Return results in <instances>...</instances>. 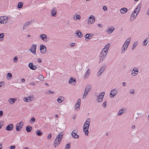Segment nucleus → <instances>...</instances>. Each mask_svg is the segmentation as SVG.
<instances>
[{"label": "nucleus", "mask_w": 149, "mask_h": 149, "mask_svg": "<svg viewBox=\"0 0 149 149\" xmlns=\"http://www.w3.org/2000/svg\"><path fill=\"white\" fill-rule=\"evenodd\" d=\"M13 61L14 62L16 63L18 61L17 57L15 56L13 59Z\"/></svg>", "instance_id": "obj_45"}, {"label": "nucleus", "mask_w": 149, "mask_h": 149, "mask_svg": "<svg viewBox=\"0 0 149 149\" xmlns=\"http://www.w3.org/2000/svg\"><path fill=\"white\" fill-rule=\"evenodd\" d=\"M88 94V93H87L86 92L84 91L82 96V99H85Z\"/></svg>", "instance_id": "obj_35"}, {"label": "nucleus", "mask_w": 149, "mask_h": 149, "mask_svg": "<svg viewBox=\"0 0 149 149\" xmlns=\"http://www.w3.org/2000/svg\"><path fill=\"white\" fill-rule=\"evenodd\" d=\"M76 36L79 38H81L82 36L81 32L79 31V30H77L76 31Z\"/></svg>", "instance_id": "obj_29"}, {"label": "nucleus", "mask_w": 149, "mask_h": 149, "mask_svg": "<svg viewBox=\"0 0 149 149\" xmlns=\"http://www.w3.org/2000/svg\"><path fill=\"white\" fill-rule=\"evenodd\" d=\"M15 146H12L10 147V149H15Z\"/></svg>", "instance_id": "obj_51"}, {"label": "nucleus", "mask_w": 149, "mask_h": 149, "mask_svg": "<svg viewBox=\"0 0 149 149\" xmlns=\"http://www.w3.org/2000/svg\"><path fill=\"white\" fill-rule=\"evenodd\" d=\"M38 79L40 81H43L44 80V77L42 75L40 74L38 76Z\"/></svg>", "instance_id": "obj_37"}, {"label": "nucleus", "mask_w": 149, "mask_h": 149, "mask_svg": "<svg viewBox=\"0 0 149 149\" xmlns=\"http://www.w3.org/2000/svg\"><path fill=\"white\" fill-rule=\"evenodd\" d=\"M139 69L137 67L134 68L131 71V75L134 77L137 75L139 73Z\"/></svg>", "instance_id": "obj_9"}, {"label": "nucleus", "mask_w": 149, "mask_h": 149, "mask_svg": "<svg viewBox=\"0 0 149 149\" xmlns=\"http://www.w3.org/2000/svg\"><path fill=\"white\" fill-rule=\"evenodd\" d=\"M39 36L41 40L44 42H47L48 40V38H47V35L46 34H40Z\"/></svg>", "instance_id": "obj_12"}, {"label": "nucleus", "mask_w": 149, "mask_h": 149, "mask_svg": "<svg viewBox=\"0 0 149 149\" xmlns=\"http://www.w3.org/2000/svg\"><path fill=\"white\" fill-rule=\"evenodd\" d=\"M95 20V17L93 15H91L88 19V24L91 25L93 23Z\"/></svg>", "instance_id": "obj_7"}, {"label": "nucleus", "mask_w": 149, "mask_h": 149, "mask_svg": "<svg viewBox=\"0 0 149 149\" xmlns=\"http://www.w3.org/2000/svg\"><path fill=\"white\" fill-rule=\"evenodd\" d=\"M17 100V98H10L8 100V101L10 104H13Z\"/></svg>", "instance_id": "obj_19"}, {"label": "nucleus", "mask_w": 149, "mask_h": 149, "mask_svg": "<svg viewBox=\"0 0 149 149\" xmlns=\"http://www.w3.org/2000/svg\"><path fill=\"white\" fill-rule=\"evenodd\" d=\"M81 99H79L77 101L75 106V109L76 111H78L80 108Z\"/></svg>", "instance_id": "obj_13"}, {"label": "nucleus", "mask_w": 149, "mask_h": 149, "mask_svg": "<svg viewBox=\"0 0 149 149\" xmlns=\"http://www.w3.org/2000/svg\"><path fill=\"white\" fill-rule=\"evenodd\" d=\"M29 68L32 70H35L38 67L36 65H33V63H30L28 65Z\"/></svg>", "instance_id": "obj_14"}, {"label": "nucleus", "mask_w": 149, "mask_h": 149, "mask_svg": "<svg viewBox=\"0 0 149 149\" xmlns=\"http://www.w3.org/2000/svg\"><path fill=\"white\" fill-rule=\"evenodd\" d=\"M63 136V132L60 133L58 134L55 138L54 142V146L55 147H57L60 144L61 142Z\"/></svg>", "instance_id": "obj_2"}, {"label": "nucleus", "mask_w": 149, "mask_h": 149, "mask_svg": "<svg viewBox=\"0 0 149 149\" xmlns=\"http://www.w3.org/2000/svg\"><path fill=\"white\" fill-rule=\"evenodd\" d=\"M81 18V16L79 15H76V20H79Z\"/></svg>", "instance_id": "obj_44"}, {"label": "nucleus", "mask_w": 149, "mask_h": 149, "mask_svg": "<svg viewBox=\"0 0 149 149\" xmlns=\"http://www.w3.org/2000/svg\"><path fill=\"white\" fill-rule=\"evenodd\" d=\"M100 28H102L103 27V25L102 24H99L97 25Z\"/></svg>", "instance_id": "obj_52"}, {"label": "nucleus", "mask_w": 149, "mask_h": 149, "mask_svg": "<svg viewBox=\"0 0 149 149\" xmlns=\"http://www.w3.org/2000/svg\"><path fill=\"white\" fill-rule=\"evenodd\" d=\"M103 9L104 10H107V8L106 6H104L103 8Z\"/></svg>", "instance_id": "obj_55"}, {"label": "nucleus", "mask_w": 149, "mask_h": 149, "mask_svg": "<svg viewBox=\"0 0 149 149\" xmlns=\"http://www.w3.org/2000/svg\"><path fill=\"white\" fill-rule=\"evenodd\" d=\"M127 11V9L126 8H123L120 10V12L122 14H125Z\"/></svg>", "instance_id": "obj_28"}, {"label": "nucleus", "mask_w": 149, "mask_h": 149, "mask_svg": "<svg viewBox=\"0 0 149 149\" xmlns=\"http://www.w3.org/2000/svg\"><path fill=\"white\" fill-rule=\"evenodd\" d=\"M137 42H135L133 45V46L132 47V50H133L135 48L136 46L137 45Z\"/></svg>", "instance_id": "obj_40"}, {"label": "nucleus", "mask_w": 149, "mask_h": 149, "mask_svg": "<svg viewBox=\"0 0 149 149\" xmlns=\"http://www.w3.org/2000/svg\"><path fill=\"white\" fill-rule=\"evenodd\" d=\"M90 74V70L89 69H88L85 73L84 75V79H87Z\"/></svg>", "instance_id": "obj_24"}, {"label": "nucleus", "mask_w": 149, "mask_h": 149, "mask_svg": "<svg viewBox=\"0 0 149 149\" xmlns=\"http://www.w3.org/2000/svg\"><path fill=\"white\" fill-rule=\"evenodd\" d=\"M118 92V90L116 88L112 89L110 91L109 95L110 97L111 98H113L117 94Z\"/></svg>", "instance_id": "obj_5"}, {"label": "nucleus", "mask_w": 149, "mask_h": 149, "mask_svg": "<svg viewBox=\"0 0 149 149\" xmlns=\"http://www.w3.org/2000/svg\"><path fill=\"white\" fill-rule=\"evenodd\" d=\"M42 61V60L40 59V58H39L38 59V62L39 63H41V62Z\"/></svg>", "instance_id": "obj_64"}, {"label": "nucleus", "mask_w": 149, "mask_h": 149, "mask_svg": "<svg viewBox=\"0 0 149 149\" xmlns=\"http://www.w3.org/2000/svg\"><path fill=\"white\" fill-rule=\"evenodd\" d=\"M86 38H87V39H88H88H91V37H90L89 34L88 36V37H86Z\"/></svg>", "instance_id": "obj_60"}, {"label": "nucleus", "mask_w": 149, "mask_h": 149, "mask_svg": "<svg viewBox=\"0 0 149 149\" xmlns=\"http://www.w3.org/2000/svg\"><path fill=\"white\" fill-rule=\"evenodd\" d=\"M141 6V4L139 5L134 9V13H136L138 14L140 10Z\"/></svg>", "instance_id": "obj_21"}, {"label": "nucleus", "mask_w": 149, "mask_h": 149, "mask_svg": "<svg viewBox=\"0 0 149 149\" xmlns=\"http://www.w3.org/2000/svg\"><path fill=\"white\" fill-rule=\"evenodd\" d=\"M105 69V67L102 66L101 67L100 69L98 71L97 73V76H100L104 71Z\"/></svg>", "instance_id": "obj_18"}, {"label": "nucleus", "mask_w": 149, "mask_h": 149, "mask_svg": "<svg viewBox=\"0 0 149 149\" xmlns=\"http://www.w3.org/2000/svg\"><path fill=\"white\" fill-rule=\"evenodd\" d=\"M88 33L87 34L85 35V37L86 38V40L87 41H88V39H87V38H86V37H88Z\"/></svg>", "instance_id": "obj_57"}, {"label": "nucleus", "mask_w": 149, "mask_h": 149, "mask_svg": "<svg viewBox=\"0 0 149 149\" xmlns=\"http://www.w3.org/2000/svg\"><path fill=\"white\" fill-rule=\"evenodd\" d=\"M147 14L148 15H149V8H148L147 10Z\"/></svg>", "instance_id": "obj_61"}, {"label": "nucleus", "mask_w": 149, "mask_h": 149, "mask_svg": "<svg viewBox=\"0 0 149 149\" xmlns=\"http://www.w3.org/2000/svg\"><path fill=\"white\" fill-rule=\"evenodd\" d=\"M48 93L49 94H52V93H54V91H48Z\"/></svg>", "instance_id": "obj_58"}, {"label": "nucleus", "mask_w": 149, "mask_h": 149, "mask_svg": "<svg viewBox=\"0 0 149 149\" xmlns=\"http://www.w3.org/2000/svg\"><path fill=\"white\" fill-rule=\"evenodd\" d=\"M105 92H102L99 94L97 99L98 102H100L102 101Z\"/></svg>", "instance_id": "obj_6"}, {"label": "nucleus", "mask_w": 149, "mask_h": 149, "mask_svg": "<svg viewBox=\"0 0 149 149\" xmlns=\"http://www.w3.org/2000/svg\"><path fill=\"white\" fill-rule=\"evenodd\" d=\"M106 56V55L100 53L99 56V63L102 62Z\"/></svg>", "instance_id": "obj_17"}, {"label": "nucleus", "mask_w": 149, "mask_h": 149, "mask_svg": "<svg viewBox=\"0 0 149 149\" xmlns=\"http://www.w3.org/2000/svg\"><path fill=\"white\" fill-rule=\"evenodd\" d=\"M32 129V127L29 125L27 126L26 127V130L28 132H31Z\"/></svg>", "instance_id": "obj_31"}, {"label": "nucleus", "mask_w": 149, "mask_h": 149, "mask_svg": "<svg viewBox=\"0 0 149 149\" xmlns=\"http://www.w3.org/2000/svg\"><path fill=\"white\" fill-rule=\"evenodd\" d=\"M36 45L35 44H33L31 45V47L29 49V50L32 53L35 54L36 53Z\"/></svg>", "instance_id": "obj_8"}, {"label": "nucleus", "mask_w": 149, "mask_h": 149, "mask_svg": "<svg viewBox=\"0 0 149 149\" xmlns=\"http://www.w3.org/2000/svg\"><path fill=\"white\" fill-rule=\"evenodd\" d=\"M122 85L124 86H126V83H125V82H123L122 83Z\"/></svg>", "instance_id": "obj_63"}, {"label": "nucleus", "mask_w": 149, "mask_h": 149, "mask_svg": "<svg viewBox=\"0 0 149 149\" xmlns=\"http://www.w3.org/2000/svg\"><path fill=\"white\" fill-rule=\"evenodd\" d=\"M77 131L76 130H73L71 132V135L74 138L78 139L79 137V135L77 134Z\"/></svg>", "instance_id": "obj_15"}, {"label": "nucleus", "mask_w": 149, "mask_h": 149, "mask_svg": "<svg viewBox=\"0 0 149 149\" xmlns=\"http://www.w3.org/2000/svg\"><path fill=\"white\" fill-rule=\"evenodd\" d=\"M91 89V85H87L84 90V91L86 92L87 93H88L90 91Z\"/></svg>", "instance_id": "obj_23"}, {"label": "nucleus", "mask_w": 149, "mask_h": 149, "mask_svg": "<svg viewBox=\"0 0 149 149\" xmlns=\"http://www.w3.org/2000/svg\"><path fill=\"white\" fill-rule=\"evenodd\" d=\"M13 125L12 124H10L8 125L6 128V129L7 131H11L13 130Z\"/></svg>", "instance_id": "obj_20"}, {"label": "nucleus", "mask_w": 149, "mask_h": 149, "mask_svg": "<svg viewBox=\"0 0 149 149\" xmlns=\"http://www.w3.org/2000/svg\"><path fill=\"white\" fill-rule=\"evenodd\" d=\"M65 100V98L64 97L62 96H59L58 97L57 101L59 103H62Z\"/></svg>", "instance_id": "obj_22"}, {"label": "nucleus", "mask_w": 149, "mask_h": 149, "mask_svg": "<svg viewBox=\"0 0 149 149\" xmlns=\"http://www.w3.org/2000/svg\"><path fill=\"white\" fill-rule=\"evenodd\" d=\"M131 40V38L129 37L125 42L121 49V53L122 54L124 53L127 50Z\"/></svg>", "instance_id": "obj_3"}, {"label": "nucleus", "mask_w": 149, "mask_h": 149, "mask_svg": "<svg viewBox=\"0 0 149 149\" xmlns=\"http://www.w3.org/2000/svg\"><path fill=\"white\" fill-rule=\"evenodd\" d=\"M35 121V119L34 117H32L29 120V122L31 123H33Z\"/></svg>", "instance_id": "obj_41"}, {"label": "nucleus", "mask_w": 149, "mask_h": 149, "mask_svg": "<svg viewBox=\"0 0 149 149\" xmlns=\"http://www.w3.org/2000/svg\"><path fill=\"white\" fill-rule=\"evenodd\" d=\"M4 34V33H1L0 34V41H2L3 39V37Z\"/></svg>", "instance_id": "obj_39"}, {"label": "nucleus", "mask_w": 149, "mask_h": 149, "mask_svg": "<svg viewBox=\"0 0 149 149\" xmlns=\"http://www.w3.org/2000/svg\"><path fill=\"white\" fill-rule=\"evenodd\" d=\"M24 125V123L22 121H21L19 123H17L16 125V130L17 131H20L22 127Z\"/></svg>", "instance_id": "obj_10"}, {"label": "nucleus", "mask_w": 149, "mask_h": 149, "mask_svg": "<svg viewBox=\"0 0 149 149\" xmlns=\"http://www.w3.org/2000/svg\"><path fill=\"white\" fill-rule=\"evenodd\" d=\"M110 46V44L109 43L107 44L102 49L100 53L107 55L108 50Z\"/></svg>", "instance_id": "obj_4"}, {"label": "nucleus", "mask_w": 149, "mask_h": 149, "mask_svg": "<svg viewBox=\"0 0 149 149\" xmlns=\"http://www.w3.org/2000/svg\"><path fill=\"white\" fill-rule=\"evenodd\" d=\"M74 45V43H72L70 44V46L71 47H73Z\"/></svg>", "instance_id": "obj_59"}, {"label": "nucleus", "mask_w": 149, "mask_h": 149, "mask_svg": "<svg viewBox=\"0 0 149 149\" xmlns=\"http://www.w3.org/2000/svg\"><path fill=\"white\" fill-rule=\"evenodd\" d=\"M23 100L25 102H28V101L27 99V97H24L23 98Z\"/></svg>", "instance_id": "obj_50"}, {"label": "nucleus", "mask_w": 149, "mask_h": 149, "mask_svg": "<svg viewBox=\"0 0 149 149\" xmlns=\"http://www.w3.org/2000/svg\"><path fill=\"white\" fill-rule=\"evenodd\" d=\"M29 84L33 86H34L35 85V83L34 82H32L30 83Z\"/></svg>", "instance_id": "obj_56"}, {"label": "nucleus", "mask_w": 149, "mask_h": 149, "mask_svg": "<svg viewBox=\"0 0 149 149\" xmlns=\"http://www.w3.org/2000/svg\"><path fill=\"white\" fill-rule=\"evenodd\" d=\"M114 30V28L113 27H111L110 28H108L106 30V31L108 33H111Z\"/></svg>", "instance_id": "obj_25"}, {"label": "nucleus", "mask_w": 149, "mask_h": 149, "mask_svg": "<svg viewBox=\"0 0 149 149\" xmlns=\"http://www.w3.org/2000/svg\"><path fill=\"white\" fill-rule=\"evenodd\" d=\"M6 77L7 79H10L12 77V75L11 73H8L7 74Z\"/></svg>", "instance_id": "obj_33"}, {"label": "nucleus", "mask_w": 149, "mask_h": 149, "mask_svg": "<svg viewBox=\"0 0 149 149\" xmlns=\"http://www.w3.org/2000/svg\"><path fill=\"white\" fill-rule=\"evenodd\" d=\"M124 110V109H122L119 110L118 114V116H121L123 113Z\"/></svg>", "instance_id": "obj_32"}, {"label": "nucleus", "mask_w": 149, "mask_h": 149, "mask_svg": "<svg viewBox=\"0 0 149 149\" xmlns=\"http://www.w3.org/2000/svg\"><path fill=\"white\" fill-rule=\"evenodd\" d=\"M51 13L52 16H55L57 13V10L56 8H53L51 11Z\"/></svg>", "instance_id": "obj_26"}, {"label": "nucleus", "mask_w": 149, "mask_h": 149, "mask_svg": "<svg viewBox=\"0 0 149 149\" xmlns=\"http://www.w3.org/2000/svg\"><path fill=\"white\" fill-rule=\"evenodd\" d=\"M88 34L90 37H91V39L92 37L93 36V34L92 33H89Z\"/></svg>", "instance_id": "obj_54"}, {"label": "nucleus", "mask_w": 149, "mask_h": 149, "mask_svg": "<svg viewBox=\"0 0 149 149\" xmlns=\"http://www.w3.org/2000/svg\"><path fill=\"white\" fill-rule=\"evenodd\" d=\"M73 83V85H75L76 84V80L74 78H71L69 81V83L70 84H72V83Z\"/></svg>", "instance_id": "obj_27"}, {"label": "nucleus", "mask_w": 149, "mask_h": 149, "mask_svg": "<svg viewBox=\"0 0 149 149\" xmlns=\"http://www.w3.org/2000/svg\"><path fill=\"white\" fill-rule=\"evenodd\" d=\"M70 143H68L67 144L65 147V149H70Z\"/></svg>", "instance_id": "obj_36"}, {"label": "nucleus", "mask_w": 149, "mask_h": 149, "mask_svg": "<svg viewBox=\"0 0 149 149\" xmlns=\"http://www.w3.org/2000/svg\"><path fill=\"white\" fill-rule=\"evenodd\" d=\"M130 93L131 94H134L135 93V91L134 89H131L130 91Z\"/></svg>", "instance_id": "obj_48"}, {"label": "nucleus", "mask_w": 149, "mask_h": 149, "mask_svg": "<svg viewBox=\"0 0 149 149\" xmlns=\"http://www.w3.org/2000/svg\"><path fill=\"white\" fill-rule=\"evenodd\" d=\"M42 132L39 130H37L36 132V134L38 136H40L42 134Z\"/></svg>", "instance_id": "obj_38"}, {"label": "nucleus", "mask_w": 149, "mask_h": 149, "mask_svg": "<svg viewBox=\"0 0 149 149\" xmlns=\"http://www.w3.org/2000/svg\"><path fill=\"white\" fill-rule=\"evenodd\" d=\"M30 24V22H29L25 23L23 26V29H24L26 28V26H28Z\"/></svg>", "instance_id": "obj_43"}, {"label": "nucleus", "mask_w": 149, "mask_h": 149, "mask_svg": "<svg viewBox=\"0 0 149 149\" xmlns=\"http://www.w3.org/2000/svg\"><path fill=\"white\" fill-rule=\"evenodd\" d=\"M137 14L136 13H134V12H133L131 15V18L132 19V20H133L135 19Z\"/></svg>", "instance_id": "obj_30"}, {"label": "nucleus", "mask_w": 149, "mask_h": 149, "mask_svg": "<svg viewBox=\"0 0 149 149\" xmlns=\"http://www.w3.org/2000/svg\"><path fill=\"white\" fill-rule=\"evenodd\" d=\"M8 21V17L6 16L0 17V23L5 24Z\"/></svg>", "instance_id": "obj_11"}, {"label": "nucleus", "mask_w": 149, "mask_h": 149, "mask_svg": "<svg viewBox=\"0 0 149 149\" xmlns=\"http://www.w3.org/2000/svg\"><path fill=\"white\" fill-rule=\"evenodd\" d=\"M52 138V134L51 133H49L47 136V139H49Z\"/></svg>", "instance_id": "obj_47"}, {"label": "nucleus", "mask_w": 149, "mask_h": 149, "mask_svg": "<svg viewBox=\"0 0 149 149\" xmlns=\"http://www.w3.org/2000/svg\"><path fill=\"white\" fill-rule=\"evenodd\" d=\"M47 50L46 46L44 45H41L40 46V50L41 53L45 54Z\"/></svg>", "instance_id": "obj_16"}, {"label": "nucleus", "mask_w": 149, "mask_h": 149, "mask_svg": "<svg viewBox=\"0 0 149 149\" xmlns=\"http://www.w3.org/2000/svg\"><path fill=\"white\" fill-rule=\"evenodd\" d=\"M90 122V119L89 118H87L84 123L83 127V131L84 132L85 134L87 136H88V129Z\"/></svg>", "instance_id": "obj_1"}, {"label": "nucleus", "mask_w": 149, "mask_h": 149, "mask_svg": "<svg viewBox=\"0 0 149 149\" xmlns=\"http://www.w3.org/2000/svg\"><path fill=\"white\" fill-rule=\"evenodd\" d=\"M23 4L22 2H19L17 4V8L19 9L21 8L23 6Z\"/></svg>", "instance_id": "obj_34"}, {"label": "nucleus", "mask_w": 149, "mask_h": 149, "mask_svg": "<svg viewBox=\"0 0 149 149\" xmlns=\"http://www.w3.org/2000/svg\"><path fill=\"white\" fill-rule=\"evenodd\" d=\"M27 99L28 101V102H31L33 100V97H31L29 96L27 97Z\"/></svg>", "instance_id": "obj_42"}, {"label": "nucleus", "mask_w": 149, "mask_h": 149, "mask_svg": "<svg viewBox=\"0 0 149 149\" xmlns=\"http://www.w3.org/2000/svg\"><path fill=\"white\" fill-rule=\"evenodd\" d=\"M146 41H147L146 39H145L144 40V41L143 43V45L146 46L147 45L148 43L147 42H146Z\"/></svg>", "instance_id": "obj_49"}, {"label": "nucleus", "mask_w": 149, "mask_h": 149, "mask_svg": "<svg viewBox=\"0 0 149 149\" xmlns=\"http://www.w3.org/2000/svg\"><path fill=\"white\" fill-rule=\"evenodd\" d=\"M25 81V79H21V82L22 83L24 82Z\"/></svg>", "instance_id": "obj_62"}, {"label": "nucleus", "mask_w": 149, "mask_h": 149, "mask_svg": "<svg viewBox=\"0 0 149 149\" xmlns=\"http://www.w3.org/2000/svg\"><path fill=\"white\" fill-rule=\"evenodd\" d=\"M3 113L2 111H0V117H1L3 115Z\"/></svg>", "instance_id": "obj_53"}, {"label": "nucleus", "mask_w": 149, "mask_h": 149, "mask_svg": "<svg viewBox=\"0 0 149 149\" xmlns=\"http://www.w3.org/2000/svg\"><path fill=\"white\" fill-rule=\"evenodd\" d=\"M107 102L106 101H105L103 102L102 106L104 108H106L107 105Z\"/></svg>", "instance_id": "obj_46"}]
</instances>
